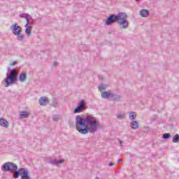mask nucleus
<instances>
[{
	"instance_id": "f257e3e1",
	"label": "nucleus",
	"mask_w": 179,
	"mask_h": 179,
	"mask_svg": "<svg viewBox=\"0 0 179 179\" xmlns=\"http://www.w3.org/2000/svg\"><path fill=\"white\" fill-rule=\"evenodd\" d=\"M76 127L77 131L83 135L86 134H94L99 128L96 118L90 115H88L85 118H83L80 115L76 117Z\"/></svg>"
},
{
	"instance_id": "f03ea898",
	"label": "nucleus",
	"mask_w": 179,
	"mask_h": 179,
	"mask_svg": "<svg viewBox=\"0 0 179 179\" xmlns=\"http://www.w3.org/2000/svg\"><path fill=\"white\" fill-rule=\"evenodd\" d=\"M128 15L125 13H119L117 15L111 14L106 20V26H110L113 23H117L121 26V29H128L129 22H128Z\"/></svg>"
},
{
	"instance_id": "7ed1b4c3",
	"label": "nucleus",
	"mask_w": 179,
	"mask_h": 179,
	"mask_svg": "<svg viewBox=\"0 0 179 179\" xmlns=\"http://www.w3.org/2000/svg\"><path fill=\"white\" fill-rule=\"evenodd\" d=\"M19 75V71L15 69L10 71V73H6V78L3 81V85L5 87H9L12 83L17 82V76Z\"/></svg>"
},
{
	"instance_id": "20e7f679",
	"label": "nucleus",
	"mask_w": 179,
	"mask_h": 179,
	"mask_svg": "<svg viewBox=\"0 0 179 179\" xmlns=\"http://www.w3.org/2000/svg\"><path fill=\"white\" fill-rule=\"evenodd\" d=\"M10 30L14 36H17L18 41L24 40V35L22 34V27L19 26L17 23L13 24L10 27Z\"/></svg>"
},
{
	"instance_id": "39448f33",
	"label": "nucleus",
	"mask_w": 179,
	"mask_h": 179,
	"mask_svg": "<svg viewBox=\"0 0 179 179\" xmlns=\"http://www.w3.org/2000/svg\"><path fill=\"white\" fill-rule=\"evenodd\" d=\"M17 165L13 162H8L4 163L1 166V170L4 173H12L13 174H15L16 171H17Z\"/></svg>"
},
{
	"instance_id": "423d86ee",
	"label": "nucleus",
	"mask_w": 179,
	"mask_h": 179,
	"mask_svg": "<svg viewBox=\"0 0 179 179\" xmlns=\"http://www.w3.org/2000/svg\"><path fill=\"white\" fill-rule=\"evenodd\" d=\"M87 107L86 106V102L85 100L82 99L78 103V106L74 109L73 113L76 114L78 113H82V111H85Z\"/></svg>"
},
{
	"instance_id": "0eeeda50",
	"label": "nucleus",
	"mask_w": 179,
	"mask_h": 179,
	"mask_svg": "<svg viewBox=\"0 0 179 179\" xmlns=\"http://www.w3.org/2000/svg\"><path fill=\"white\" fill-rule=\"evenodd\" d=\"M25 173H29V171H26L24 168H20L18 171H16L15 173H14L13 178H19L22 174L24 176Z\"/></svg>"
},
{
	"instance_id": "6e6552de",
	"label": "nucleus",
	"mask_w": 179,
	"mask_h": 179,
	"mask_svg": "<svg viewBox=\"0 0 179 179\" xmlns=\"http://www.w3.org/2000/svg\"><path fill=\"white\" fill-rule=\"evenodd\" d=\"M113 94V91L108 90L107 92H101V96L102 99H111V95Z\"/></svg>"
},
{
	"instance_id": "1a4fd4ad",
	"label": "nucleus",
	"mask_w": 179,
	"mask_h": 179,
	"mask_svg": "<svg viewBox=\"0 0 179 179\" xmlns=\"http://www.w3.org/2000/svg\"><path fill=\"white\" fill-rule=\"evenodd\" d=\"M24 27H26V29H25L26 34H27L28 37H30V36H31V29H33V27H31V25H29V22L26 23V24L24 25Z\"/></svg>"
},
{
	"instance_id": "9d476101",
	"label": "nucleus",
	"mask_w": 179,
	"mask_h": 179,
	"mask_svg": "<svg viewBox=\"0 0 179 179\" xmlns=\"http://www.w3.org/2000/svg\"><path fill=\"white\" fill-rule=\"evenodd\" d=\"M50 103V101L48 100V99L45 96L44 97H41L39 99V104L40 106H46L47 104H48Z\"/></svg>"
},
{
	"instance_id": "9b49d317",
	"label": "nucleus",
	"mask_w": 179,
	"mask_h": 179,
	"mask_svg": "<svg viewBox=\"0 0 179 179\" xmlns=\"http://www.w3.org/2000/svg\"><path fill=\"white\" fill-rule=\"evenodd\" d=\"M110 99H112L113 100V101H121L122 96H121V95H119L114 92H112Z\"/></svg>"
},
{
	"instance_id": "f8f14e48",
	"label": "nucleus",
	"mask_w": 179,
	"mask_h": 179,
	"mask_svg": "<svg viewBox=\"0 0 179 179\" xmlns=\"http://www.w3.org/2000/svg\"><path fill=\"white\" fill-rule=\"evenodd\" d=\"M0 125L3 128H9V122L3 118H0Z\"/></svg>"
},
{
	"instance_id": "ddd939ff",
	"label": "nucleus",
	"mask_w": 179,
	"mask_h": 179,
	"mask_svg": "<svg viewBox=\"0 0 179 179\" xmlns=\"http://www.w3.org/2000/svg\"><path fill=\"white\" fill-rule=\"evenodd\" d=\"M64 159H50L48 163L50 164L55 165V164H62L64 163Z\"/></svg>"
},
{
	"instance_id": "4468645a",
	"label": "nucleus",
	"mask_w": 179,
	"mask_h": 179,
	"mask_svg": "<svg viewBox=\"0 0 179 179\" xmlns=\"http://www.w3.org/2000/svg\"><path fill=\"white\" fill-rule=\"evenodd\" d=\"M19 80H20V82H22V83L27 80V75H26V73L22 72L20 74Z\"/></svg>"
},
{
	"instance_id": "2eb2a0df",
	"label": "nucleus",
	"mask_w": 179,
	"mask_h": 179,
	"mask_svg": "<svg viewBox=\"0 0 179 179\" xmlns=\"http://www.w3.org/2000/svg\"><path fill=\"white\" fill-rule=\"evenodd\" d=\"M130 127H131V129H138V128H139V123H138L135 120H132Z\"/></svg>"
},
{
	"instance_id": "dca6fc26",
	"label": "nucleus",
	"mask_w": 179,
	"mask_h": 179,
	"mask_svg": "<svg viewBox=\"0 0 179 179\" xmlns=\"http://www.w3.org/2000/svg\"><path fill=\"white\" fill-rule=\"evenodd\" d=\"M30 115V113L27 112V110H23L21 113H20V117L21 118H27Z\"/></svg>"
},
{
	"instance_id": "f3484780",
	"label": "nucleus",
	"mask_w": 179,
	"mask_h": 179,
	"mask_svg": "<svg viewBox=\"0 0 179 179\" xmlns=\"http://www.w3.org/2000/svg\"><path fill=\"white\" fill-rule=\"evenodd\" d=\"M140 15L142 17H146L149 15V10L146 9H143L140 11Z\"/></svg>"
},
{
	"instance_id": "a211bd4d",
	"label": "nucleus",
	"mask_w": 179,
	"mask_h": 179,
	"mask_svg": "<svg viewBox=\"0 0 179 179\" xmlns=\"http://www.w3.org/2000/svg\"><path fill=\"white\" fill-rule=\"evenodd\" d=\"M19 16L22 19H25L27 21V22H29V17H31L30 15H29L27 13H22V14H20Z\"/></svg>"
},
{
	"instance_id": "6ab92c4d",
	"label": "nucleus",
	"mask_w": 179,
	"mask_h": 179,
	"mask_svg": "<svg viewBox=\"0 0 179 179\" xmlns=\"http://www.w3.org/2000/svg\"><path fill=\"white\" fill-rule=\"evenodd\" d=\"M117 120H124L125 118V113L124 112H119L117 114Z\"/></svg>"
},
{
	"instance_id": "aec40b11",
	"label": "nucleus",
	"mask_w": 179,
	"mask_h": 179,
	"mask_svg": "<svg viewBox=\"0 0 179 179\" xmlns=\"http://www.w3.org/2000/svg\"><path fill=\"white\" fill-rule=\"evenodd\" d=\"M173 143H179V134H176L172 139Z\"/></svg>"
},
{
	"instance_id": "412c9836",
	"label": "nucleus",
	"mask_w": 179,
	"mask_h": 179,
	"mask_svg": "<svg viewBox=\"0 0 179 179\" xmlns=\"http://www.w3.org/2000/svg\"><path fill=\"white\" fill-rule=\"evenodd\" d=\"M129 118L131 120V121H134L135 118H136V113L135 112H130L129 113Z\"/></svg>"
},
{
	"instance_id": "4be33fe9",
	"label": "nucleus",
	"mask_w": 179,
	"mask_h": 179,
	"mask_svg": "<svg viewBox=\"0 0 179 179\" xmlns=\"http://www.w3.org/2000/svg\"><path fill=\"white\" fill-rule=\"evenodd\" d=\"M99 92H103V90H106V89H107V85H102L101 86H99Z\"/></svg>"
},
{
	"instance_id": "5701e85b",
	"label": "nucleus",
	"mask_w": 179,
	"mask_h": 179,
	"mask_svg": "<svg viewBox=\"0 0 179 179\" xmlns=\"http://www.w3.org/2000/svg\"><path fill=\"white\" fill-rule=\"evenodd\" d=\"M171 134H169V133H166V134H164L162 135V138H163L164 139H169V138H171Z\"/></svg>"
},
{
	"instance_id": "b1692460",
	"label": "nucleus",
	"mask_w": 179,
	"mask_h": 179,
	"mask_svg": "<svg viewBox=\"0 0 179 179\" xmlns=\"http://www.w3.org/2000/svg\"><path fill=\"white\" fill-rule=\"evenodd\" d=\"M21 179H30V176H29V172L25 173L24 175L22 176Z\"/></svg>"
},
{
	"instance_id": "393cba45",
	"label": "nucleus",
	"mask_w": 179,
	"mask_h": 179,
	"mask_svg": "<svg viewBox=\"0 0 179 179\" xmlns=\"http://www.w3.org/2000/svg\"><path fill=\"white\" fill-rule=\"evenodd\" d=\"M53 121L55 122H58V121H59V115H53Z\"/></svg>"
},
{
	"instance_id": "a878e982",
	"label": "nucleus",
	"mask_w": 179,
	"mask_h": 179,
	"mask_svg": "<svg viewBox=\"0 0 179 179\" xmlns=\"http://www.w3.org/2000/svg\"><path fill=\"white\" fill-rule=\"evenodd\" d=\"M52 106V107H57V106H58V102H57V101H53Z\"/></svg>"
},
{
	"instance_id": "bb28decb",
	"label": "nucleus",
	"mask_w": 179,
	"mask_h": 179,
	"mask_svg": "<svg viewBox=\"0 0 179 179\" xmlns=\"http://www.w3.org/2000/svg\"><path fill=\"white\" fill-rule=\"evenodd\" d=\"M16 64H17V62L14 61V62H11V63L10 64V66H13V65H16Z\"/></svg>"
},
{
	"instance_id": "cd10ccee",
	"label": "nucleus",
	"mask_w": 179,
	"mask_h": 179,
	"mask_svg": "<svg viewBox=\"0 0 179 179\" xmlns=\"http://www.w3.org/2000/svg\"><path fill=\"white\" fill-rule=\"evenodd\" d=\"M108 166H114V163L113 162H110Z\"/></svg>"
},
{
	"instance_id": "c85d7f7f",
	"label": "nucleus",
	"mask_w": 179,
	"mask_h": 179,
	"mask_svg": "<svg viewBox=\"0 0 179 179\" xmlns=\"http://www.w3.org/2000/svg\"><path fill=\"white\" fill-rule=\"evenodd\" d=\"M119 143H120V146H122V141H120Z\"/></svg>"
},
{
	"instance_id": "c756f323",
	"label": "nucleus",
	"mask_w": 179,
	"mask_h": 179,
	"mask_svg": "<svg viewBox=\"0 0 179 179\" xmlns=\"http://www.w3.org/2000/svg\"><path fill=\"white\" fill-rule=\"evenodd\" d=\"M53 66H57V62L53 63Z\"/></svg>"
},
{
	"instance_id": "7c9ffc66",
	"label": "nucleus",
	"mask_w": 179,
	"mask_h": 179,
	"mask_svg": "<svg viewBox=\"0 0 179 179\" xmlns=\"http://www.w3.org/2000/svg\"><path fill=\"white\" fill-rule=\"evenodd\" d=\"M120 162H122V159H118L117 163H120Z\"/></svg>"
},
{
	"instance_id": "2f4dec72",
	"label": "nucleus",
	"mask_w": 179,
	"mask_h": 179,
	"mask_svg": "<svg viewBox=\"0 0 179 179\" xmlns=\"http://www.w3.org/2000/svg\"><path fill=\"white\" fill-rule=\"evenodd\" d=\"M95 179H100V178H99V177H96Z\"/></svg>"
}]
</instances>
